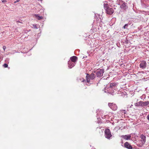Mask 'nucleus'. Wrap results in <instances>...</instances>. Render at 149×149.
I'll list each match as a JSON object with an SVG mask.
<instances>
[{
	"mask_svg": "<svg viewBox=\"0 0 149 149\" xmlns=\"http://www.w3.org/2000/svg\"><path fill=\"white\" fill-rule=\"evenodd\" d=\"M118 84L116 82L110 83L109 85V88H105V92H107L108 93L113 95L114 94V90H113V89H115L116 87L118 85Z\"/></svg>",
	"mask_w": 149,
	"mask_h": 149,
	"instance_id": "1",
	"label": "nucleus"
},
{
	"mask_svg": "<svg viewBox=\"0 0 149 149\" xmlns=\"http://www.w3.org/2000/svg\"><path fill=\"white\" fill-rule=\"evenodd\" d=\"M105 136L106 138L107 139H109L112 135L109 129H106L105 130Z\"/></svg>",
	"mask_w": 149,
	"mask_h": 149,
	"instance_id": "2",
	"label": "nucleus"
},
{
	"mask_svg": "<svg viewBox=\"0 0 149 149\" xmlns=\"http://www.w3.org/2000/svg\"><path fill=\"white\" fill-rule=\"evenodd\" d=\"M108 105L109 107L113 110H116L117 109V105L113 103H109Z\"/></svg>",
	"mask_w": 149,
	"mask_h": 149,
	"instance_id": "3",
	"label": "nucleus"
},
{
	"mask_svg": "<svg viewBox=\"0 0 149 149\" xmlns=\"http://www.w3.org/2000/svg\"><path fill=\"white\" fill-rule=\"evenodd\" d=\"M104 70L103 69H99L96 72V75L97 77H101L103 75Z\"/></svg>",
	"mask_w": 149,
	"mask_h": 149,
	"instance_id": "4",
	"label": "nucleus"
},
{
	"mask_svg": "<svg viewBox=\"0 0 149 149\" xmlns=\"http://www.w3.org/2000/svg\"><path fill=\"white\" fill-rule=\"evenodd\" d=\"M146 63L145 61H143L141 62L140 64V68L142 69L145 68L146 66Z\"/></svg>",
	"mask_w": 149,
	"mask_h": 149,
	"instance_id": "5",
	"label": "nucleus"
},
{
	"mask_svg": "<svg viewBox=\"0 0 149 149\" xmlns=\"http://www.w3.org/2000/svg\"><path fill=\"white\" fill-rule=\"evenodd\" d=\"M106 11L107 14L111 15L113 13L114 10L113 8L109 7L108 9H107Z\"/></svg>",
	"mask_w": 149,
	"mask_h": 149,
	"instance_id": "6",
	"label": "nucleus"
},
{
	"mask_svg": "<svg viewBox=\"0 0 149 149\" xmlns=\"http://www.w3.org/2000/svg\"><path fill=\"white\" fill-rule=\"evenodd\" d=\"M124 146L125 148L128 149H132V146L128 142H126L124 143Z\"/></svg>",
	"mask_w": 149,
	"mask_h": 149,
	"instance_id": "7",
	"label": "nucleus"
},
{
	"mask_svg": "<svg viewBox=\"0 0 149 149\" xmlns=\"http://www.w3.org/2000/svg\"><path fill=\"white\" fill-rule=\"evenodd\" d=\"M126 4V3L125 2L123 3L121 5V8L124 10H126L127 8V6Z\"/></svg>",
	"mask_w": 149,
	"mask_h": 149,
	"instance_id": "8",
	"label": "nucleus"
},
{
	"mask_svg": "<svg viewBox=\"0 0 149 149\" xmlns=\"http://www.w3.org/2000/svg\"><path fill=\"white\" fill-rule=\"evenodd\" d=\"M77 57L76 56H73L70 58V61H72L73 63H75L76 62L77 60Z\"/></svg>",
	"mask_w": 149,
	"mask_h": 149,
	"instance_id": "9",
	"label": "nucleus"
},
{
	"mask_svg": "<svg viewBox=\"0 0 149 149\" xmlns=\"http://www.w3.org/2000/svg\"><path fill=\"white\" fill-rule=\"evenodd\" d=\"M140 137L141 138V141H142V143L143 144L146 142V138L145 136H144L143 134H141L140 136Z\"/></svg>",
	"mask_w": 149,
	"mask_h": 149,
	"instance_id": "10",
	"label": "nucleus"
},
{
	"mask_svg": "<svg viewBox=\"0 0 149 149\" xmlns=\"http://www.w3.org/2000/svg\"><path fill=\"white\" fill-rule=\"evenodd\" d=\"M75 65V63H73L70 61H69L68 63V67L69 68H71L73 67Z\"/></svg>",
	"mask_w": 149,
	"mask_h": 149,
	"instance_id": "11",
	"label": "nucleus"
},
{
	"mask_svg": "<svg viewBox=\"0 0 149 149\" xmlns=\"http://www.w3.org/2000/svg\"><path fill=\"white\" fill-rule=\"evenodd\" d=\"M95 77V75L93 73H91L90 75L88 74L86 76L87 77H89V78L92 80L94 79Z\"/></svg>",
	"mask_w": 149,
	"mask_h": 149,
	"instance_id": "12",
	"label": "nucleus"
},
{
	"mask_svg": "<svg viewBox=\"0 0 149 149\" xmlns=\"http://www.w3.org/2000/svg\"><path fill=\"white\" fill-rule=\"evenodd\" d=\"M142 107L148 106L149 104V101L143 102L141 101Z\"/></svg>",
	"mask_w": 149,
	"mask_h": 149,
	"instance_id": "13",
	"label": "nucleus"
},
{
	"mask_svg": "<svg viewBox=\"0 0 149 149\" xmlns=\"http://www.w3.org/2000/svg\"><path fill=\"white\" fill-rule=\"evenodd\" d=\"M122 137L124 139L128 140H130L131 138V136L130 135H123L122 136Z\"/></svg>",
	"mask_w": 149,
	"mask_h": 149,
	"instance_id": "14",
	"label": "nucleus"
},
{
	"mask_svg": "<svg viewBox=\"0 0 149 149\" xmlns=\"http://www.w3.org/2000/svg\"><path fill=\"white\" fill-rule=\"evenodd\" d=\"M134 105L136 107H142L141 101H140L138 102L135 103L134 104Z\"/></svg>",
	"mask_w": 149,
	"mask_h": 149,
	"instance_id": "15",
	"label": "nucleus"
},
{
	"mask_svg": "<svg viewBox=\"0 0 149 149\" xmlns=\"http://www.w3.org/2000/svg\"><path fill=\"white\" fill-rule=\"evenodd\" d=\"M34 16L39 20L42 19L43 17L42 16H39L38 14L35 15Z\"/></svg>",
	"mask_w": 149,
	"mask_h": 149,
	"instance_id": "16",
	"label": "nucleus"
},
{
	"mask_svg": "<svg viewBox=\"0 0 149 149\" xmlns=\"http://www.w3.org/2000/svg\"><path fill=\"white\" fill-rule=\"evenodd\" d=\"M104 9L106 10H107V9L109 8V7L108 6V4L107 3H104Z\"/></svg>",
	"mask_w": 149,
	"mask_h": 149,
	"instance_id": "17",
	"label": "nucleus"
},
{
	"mask_svg": "<svg viewBox=\"0 0 149 149\" xmlns=\"http://www.w3.org/2000/svg\"><path fill=\"white\" fill-rule=\"evenodd\" d=\"M3 66L5 68H7L8 67V65L6 63H4L3 65Z\"/></svg>",
	"mask_w": 149,
	"mask_h": 149,
	"instance_id": "18",
	"label": "nucleus"
},
{
	"mask_svg": "<svg viewBox=\"0 0 149 149\" xmlns=\"http://www.w3.org/2000/svg\"><path fill=\"white\" fill-rule=\"evenodd\" d=\"M128 25L127 24H125V25L123 26V28L125 29L126 28H127V27L128 26Z\"/></svg>",
	"mask_w": 149,
	"mask_h": 149,
	"instance_id": "19",
	"label": "nucleus"
},
{
	"mask_svg": "<svg viewBox=\"0 0 149 149\" xmlns=\"http://www.w3.org/2000/svg\"><path fill=\"white\" fill-rule=\"evenodd\" d=\"M33 26L36 29L38 28V25H37L36 24H33Z\"/></svg>",
	"mask_w": 149,
	"mask_h": 149,
	"instance_id": "20",
	"label": "nucleus"
},
{
	"mask_svg": "<svg viewBox=\"0 0 149 149\" xmlns=\"http://www.w3.org/2000/svg\"><path fill=\"white\" fill-rule=\"evenodd\" d=\"M87 82H90V79L89 78V77H87Z\"/></svg>",
	"mask_w": 149,
	"mask_h": 149,
	"instance_id": "21",
	"label": "nucleus"
},
{
	"mask_svg": "<svg viewBox=\"0 0 149 149\" xmlns=\"http://www.w3.org/2000/svg\"><path fill=\"white\" fill-rule=\"evenodd\" d=\"M121 111L124 114H125L126 113V111L125 110H122Z\"/></svg>",
	"mask_w": 149,
	"mask_h": 149,
	"instance_id": "22",
	"label": "nucleus"
},
{
	"mask_svg": "<svg viewBox=\"0 0 149 149\" xmlns=\"http://www.w3.org/2000/svg\"><path fill=\"white\" fill-rule=\"evenodd\" d=\"M147 119L149 121V114H148L146 117Z\"/></svg>",
	"mask_w": 149,
	"mask_h": 149,
	"instance_id": "23",
	"label": "nucleus"
},
{
	"mask_svg": "<svg viewBox=\"0 0 149 149\" xmlns=\"http://www.w3.org/2000/svg\"><path fill=\"white\" fill-rule=\"evenodd\" d=\"M3 50H4V51H5V49H6V47L5 46H3Z\"/></svg>",
	"mask_w": 149,
	"mask_h": 149,
	"instance_id": "24",
	"label": "nucleus"
},
{
	"mask_svg": "<svg viewBox=\"0 0 149 149\" xmlns=\"http://www.w3.org/2000/svg\"><path fill=\"white\" fill-rule=\"evenodd\" d=\"M16 22H17H17H19V23H22V24H23V23H22V22H20V21H18H18H16Z\"/></svg>",
	"mask_w": 149,
	"mask_h": 149,
	"instance_id": "25",
	"label": "nucleus"
},
{
	"mask_svg": "<svg viewBox=\"0 0 149 149\" xmlns=\"http://www.w3.org/2000/svg\"><path fill=\"white\" fill-rule=\"evenodd\" d=\"M1 1L2 2H6V0H1Z\"/></svg>",
	"mask_w": 149,
	"mask_h": 149,
	"instance_id": "26",
	"label": "nucleus"
},
{
	"mask_svg": "<svg viewBox=\"0 0 149 149\" xmlns=\"http://www.w3.org/2000/svg\"><path fill=\"white\" fill-rule=\"evenodd\" d=\"M16 1H17V2H19V0H17Z\"/></svg>",
	"mask_w": 149,
	"mask_h": 149,
	"instance_id": "27",
	"label": "nucleus"
},
{
	"mask_svg": "<svg viewBox=\"0 0 149 149\" xmlns=\"http://www.w3.org/2000/svg\"><path fill=\"white\" fill-rule=\"evenodd\" d=\"M16 2H17V1H15L14 2V3H16Z\"/></svg>",
	"mask_w": 149,
	"mask_h": 149,
	"instance_id": "28",
	"label": "nucleus"
},
{
	"mask_svg": "<svg viewBox=\"0 0 149 149\" xmlns=\"http://www.w3.org/2000/svg\"><path fill=\"white\" fill-rule=\"evenodd\" d=\"M148 107H149V106H148Z\"/></svg>",
	"mask_w": 149,
	"mask_h": 149,
	"instance_id": "29",
	"label": "nucleus"
}]
</instances>
